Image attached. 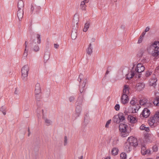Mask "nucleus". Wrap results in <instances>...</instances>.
I'll return each instance as SVG.
<instances>
[{
	"label": "nucleus",
	"mask_w": 159,
	"mask_h": 159,
	"mask_svg": "<svg viewBox=\"0 0 159 159\" xmlns=\"http://www.w3.org/2000/svg\"><path fill=\"white\" fill-rule=\"evenodd\" d=\"M150 48L153 50L151 53L152 56L157 58L159 57V41L155 42Z\"/></svg>",
	"instance_id": "1"
},
{
	"label": "nucleus",
	"mask_w": 159,
	"mask_h": 159,
	"mask_svg": "<svg viewBox=\"0 0 159 159\" xmlns=\"http://www.w3.org/2000/svg\"><path fill=\"white\" fill-rule=\"evenodd\" d=\"M6 110V108L5 107H4L3 106H2L0 109V111H1L2 112H3L5 111Z\"/></svg>",
	"instance_id": "52"
},
{
	"label": "nucleus",
	"mask_w": 159,
	"mask_h": 159,
	"mask_svg": "<svg viewBox=\"0 0 159 159\" xmlns=\"http://www.w3.org/2000/svg\"><path fill=\"white\" fill-rule=\"evenodd\" d=\"M127 141H128L131 147L132 146L135 147L138 145L137 140L136 138L131 137H129L127 139Z\"/></svg>",
	"instance_id": "7"
},
{
	"label": "nucleus",
	"mask_w": 159,
	"mask_h": 159,
	"mask_svg": "<svg viewBox=\"0 0 159 159\" xmlns=\"http://www.w3.org/2000/svg\"><path fill=\"white\" fill-rule=\"evenodd\" d=\"M143 36L140 35V36L139 38V39L138 40V43H141L143 41Z\"/></svg>",
	"instance_id": "49"
},
{
	"label": "nucleus",
	"mask_w": 159,
	"mask_h": 159,
	"mask_svg": "<svg viewBox=\"0 0 159 159\" xmlns=\"http://www.w3.org/2000/svg\"><path fill=\"white\" fill-rule=\"evenodd\" d=\"M126 154L125 152H122L120 154V157L121 159H126Z\"/></svg>",
	"instance_id": "39"
},
{
	"label": "nucleus",
	"mask_w": 159,
	"mask_h": 159,
	"mask_svg": "<svg viewBox=\"0 0 159 159\" xmlns=\"http://www.w3.org/2000/svg\"><path fill=\"white\" fill-rule=\"evenodd\" d=\"M69 100L70 102H72L74 101L75 100V98L74 97L71 96L69 98Z\"/></svg>",
	"instance_id": "51"
},
{
	"label": "nucleus",
	"mask_w": 159,
	"mask_h": 159,
	"mask_svg": "<svg viewBox=\"0 0 159 159\" xmlns=\"http://www.w3.org/2000/svg\"><path fill=\"white\" fill-rule=\"evenodd\" d=\"M29 70V67L28 65H25L22 67L21 70V77L24 81H26L28 79V75Z\"/></svg>",
	"instance_id": "3"
},
{
	"label": "nucleus",
	"mask_w": 159,
	"mask_h": 159,
	"mask_svg": "<svg viewBox=\"0 0 159 159\" xmlns=\"http://www.w3.org/2000/svg\"><path fill=\"white\" fill-rule=\"evenodd\" d=\"M83 2H85V4L86 3H87L88 2V0H84L83 1Z\"/></svg>",
	"instance_id": "61"
},
{
	"label": "nucleus",
	"mask_w": 159,
	"mask_h": 159,
	"mask_svg": "<svg viewBox=\"0 0 159 159\" xmlns=\"http://www.w3.org/2000/svg\"><path fill=\"white\" fill-rule=\"evenodd\" d=\"M28 136H29V135H30V128H28Z\"/></svg>",
	"instance_id": "60"
},
{
	"label": "nucleus",
	"mask_w": 159,
	"mask_h": 159,
	"mask_svg": "<svg viewBox=\"0 0 159 159\" xmlns=\"http://www.w3.org/2000/svg\"><path fill=\"white\" fill-rule=\"evenodd\" d=\"M129 131L126 130L125 131H122L120 132V136L123 137H125L129 135Z\"/></svg>",
	"instance_id": "24"
},
{
	"label": "nucleus",
	"mask_w": 159,
	"mask_h": 159,
	"mask_svg": "<svg viewBox=\"0 0 159 159\" xmlns=\"http://www.w3.org/2000/svg\"><path fill=\"white\" fill-rule=\"evenodd\" d=\"M126 79L129 80H130L133 77L135 76L136 78L137 77L136 73L135 72L134 67L132 68V69L131 70L128 74H126Z\"/></svg>",
	"instance_id": "6"
},
{
	"label": "nucleus",
	"mask_w": 159,
	"mask_h": 159,
	"mask_svg": "<svg viewBox=\"0 0 159 159\" xmlns=\"http://www.w3.org/2000/svg\"><path fill=\"white\" fill-rule=\"evenodd\" d=\"M118 149L117 148H113L112 149L111 153L112 155H116L118 154Z\"/></svg>",
	"instance_id": "30"
},
{
	"label": "nucleus",
	"mask_w": 159,
	"mask_h": 159,
	"mask_svg": "<svg viewBox=\"0 0 159 159\" xmlns=\"http://www.w3.org/2000/svg\"><path fill=\"white\" fill-rule=\"evenodd\" d=\"M41 90L40 87V85L39 84L37 83L35 85V93L40 94L41 93Z\"/></svg>",
	"instance_id": "16"
},
{
	"label": "nucleus",
	"mask_w": 159,
	"mask_h": 159,
	"mask_svg": "<svg viewBox=\"0 0 159 159\" xmlns=\"http://www.w3.org/2000/svg\"><path fill=\"white\" fill-rule=\"evenodd\" d=\"M129 98L128 95L123 94L121 98V102L123 104H125L128 102Z\"/></svg>",
	"instance_id": "10"
},
{
	"label": "nucleus",
	"mask_w": 159,
	"mask_h": 159,
	"mask_svg": "<svg viewBox=\"0 0 159 159\" xmlns=\"http://www.w3.org/2000/svg\"><path fill=\"white\" fill-rule=\"evenodd\" d=\"M90 23L89 21H87L84 24V26L83 28V31L84 32L87 31L89 26Z\"/></svg>",
	"instance_id": "25"
},
{
	"label": "nucleus",
	"mask_w": 159,
	"mask_h": 159,
	"mask_svg": "<svg viewBox=\"0 0 159 159\" xmlns=\"http://www.w3.org/2000/svg\"><path fill=\"white\" fill-rule=\"evenodd\" d=\"M24 4L22 0H19L18 2L17 7L18 9H23Z\"/></svg>",
	"instance_id": "18"
},
{
	"label": "nucleus",
	"mask_w": 159,
	"mask_h": 159,
	"mask_svg": "<svg viewBox=\"0 0 159 159\" xmlns=\"http://www.w3.org/2000/svg\"><path fill=\"white\" fill-rule=\"evenodd\" d=\"M151 151L149 150H141V152L143 155H144L147 154H149Z\"/></svg>",
	"instance_id": "35"
},
{
	"label": "nucleus",
	"mask_w": 159,
	"mask_h": 159,
	"mask_svg": "<svg viewBox=\"0 0 159 159\" xmlns=\"http://www.w3.org/2000/svg\"><path fill=\"white\" fill-rule=\"evenodd\" d=\"M134 97L130 101V103L133 106L135 105V104L136 103V101L134 100Z\"/></svg>",
	"instance_id": "42"
},
{
	"label": "nucleus",
	"mask_w": 159,
	"mask_h": 159,
	"mask_svg": "<svg viewBox=\"0 0 159 159\" xmlns=\"http://www.w3.org/2000/svg\"><path fill=\"white\" fill-rule=\"evenodd\" d=\"M83 156H81L80 157H79V159H83Z\"/></svg>",
	"instance_id": "64"
},
{
	"label": "nucleus",
	"mask_w": 159,
	"mask_h": 159,
	"mask_svg": "<svg viewBox=\"0 0 159 159\" xmlns=\"http://www.w3.org/2000/svg\"><path fill=\"white\" fill-rule=\"evenodd\" d=\"M128 127V125L125 124H121L119 125V130L120 132L122 131H125L127 130V128Z\"/></svg>",
	"instance_id": "15"
},
{
	"label": "nucleus",
	"mask_w": 159,
	"mask_h": 159,
	"mask_svg": "<svg viewBox=\"0 0 159 159\" xmlns=\"http://www.w3.org/2000/svg\"><path fill=\"white\" fill-rule=\"evenodd\" d=\"M145 33L146 32H143L141 35L142 36V37H143L145 34Z\"/></svg>",
	"instance_id": "59"
},
{
	"label": "nucleus",
	"mask_w": 159,
	"mask_h": 159,
	"mask_svg": "<svg viewBox=\"0 0 159 159\" xmlns=\"http://www.w3.org/2000/svg\"><path fill=\"white\" fill-rule=\"evenodd\" d=\"M113 120V121L116 123L119 124L120 122V121L119 119L118 115L114 116Z\"/></svg>",
	"instance_id": "29"
},
{
	"label": "nucleus",
	"mask_w": 159,
	"mask_h": 159,
	"mask_svg": "<svg viewBox=\"0 0 159 159\" xmlns=\"http://www.w3.org/2000/svg\"><path fill=\"white\" fill-rule=\"evenodd\" d=\"M86 5L84 2H82L80 4V8L82 10H85L86 9Z\"/></svg>",
	"instance_id": "34"
},
{
	"label": "nucleus",
	"mask_w": 159,
	"mask_h": 159,
	"mask_svg": "<svg viewBox=\"0 0 159 159\" xmlns=\"http://www.w3.org/2000/svg\"><path fill=\"white\" fill-rule=\"evenodd\" d=\"M41 8L40 6L35 5L34 6L32 5L31 7L30 10L32 13H33L34 11L36 12H38L39 11Z\"/></svg>",
	"instance_id": "12"
},
{
	"label": "nucleus",
	"mask_w": 159,
	"mask_h": 159,
	"mask_svg": "<svg viewBox=\"0 0 159 159\" xmlns=\"http://www.w3.org/2000/svg\"><path fill=\"white\" fill-rule=\"evenodd\" d=\"M54 45L55 48H57L59 47V45L57 44H55Z\"/></svg>",
	"instance_id": "58"
},
{
	"label": "nucleus",
	"mask_w": 159,
	"mask_h": 159,
	"mask_svg": "<svg viewBox=\"0 0 159 159\" xmlns=\"http://www.w3.org/2000/svg\"><path fill=\"white\" fill-rule=\"evenodd\" d=\"M36 38L38 39L37 43L38 44H40L41 43V39L40 35L39 34H37L36 35Z\"/></svg>",
	"instance_id": "41"
},
{
	"label": "nucleus",
	"mask_w": 159,
	"mask_h": 159,
	"mask_svg": "<svg viewBox=\"0 0 159 159\" xmlns=\"http://www.w3.org/2000/svg\"><path fill=\"white\" fill-rule=\"evenodd\" d=\"M127 118L129 121L131 123H134L137 121L136 118L131 116L128 115L127 116Z\"/></svg>",
	"instance_id": "20"
},
{
	"label": "nucleus",
	"mask_w": 159,
	"mask_h": 159,
	"mask_svg": "<svg viewBox=\"0 0 159 159\" xmlns=\"http://www.w3.org/2000/svg\"><path fill=\"white\" fill-rule=\"evenodd\" d=\"M77 24L78 22L75 23L74 21L72 22V30L71 31V36L72 39H75L77 37Z\"/></svg>",
	"instance_id": "5"
},
{
	"label": "nucleus",
	"mask_w": 159,
	"mask_h": 159,
	"mask_svg": "<svg viewBox=\"0 0 159 159\" xmlns=\"http://www.w3.org/2000/svg\"><path fill=\"white\" fill-rule=\"evenodd\" d=\"M80 85L79 86V90L81 93H82L85 91V87L87 82V78L84 77L83 75L81 74L79 75L78 79Z\"/></svg>",
	"instance_id": "2"
},
{
	"label": "nucleus",
	"mask_w": 159,
	"mask_h": 159,
	"mask_svg": "<svg viewBox=\"0 0 159 159\" xmlns=\"http://www.w3.org/2000/svg\"><path fill=\"white\" fill-rule=\"evenodd\" d=\"M44 120L47 125H49L51 124L52 122L51 120H49V119L47 118H44Z\"/></svg>",
	"instance_id": "38"
},
{
	"label": "nucleus",
	"mask_w": 159,
	"mask_h": 159,
	"mask_svg": "<svg viewBox=\"0 0 159 159\" xmlns=\"http://www.w3.org/2000/svg\"><path fill=\"white\" fill-rule=\"evenodd\" d=\"M129 93V89L127 85H125L123 90V94L128 95Z\"/></svg>",
	"instance_id": "23"
},
{
	"label": "nucleus",
	"mask_w": 159,
	"mask_h": 159,
	"mask_svg": "<svg viewBox=\"0 0 159 159\" xmlns=\"http://www.w3.org/2000/svg\"><path fill=\"white\" fill-rule=\"evenodd\" d=\"M67 138L66 136L64 137V145L66 146L67 145Z\"/></svg>",
	"instance_id": "44"
},
{
	"label": "nucleus",
	"mask_w": 159,
	"mask_h": 159,
	"mask_svg": "<svg viewBox=\"0 0 159 159\" xmlns=\"http://www.w3.org/2000/svg\"><path fill=\"white\" fill-rule=\"evenodd\" d=\"M6 110H5L3 112H2V113H3V114L4 115H5L6 114Z\"/></svg>",
	"instance_id": "62"
},
{
	"label": "nucleus",
	"mask_w": 159,
	"mask_h": 159,
	"mask_svg": "<svg viewBox=\"0 0 159 159\" xmlns=\"http://www.w3.org/2000/svg\"><path fill=\"white\" fill-rule=\"evenodd\" d=\"M39 94H37V93H35L36 98L38 101H39L40 99V97Z\"/></svg>",
	"instance_id": "45"
},
{
	"label": "nucleus",
	"mask_w": 159,
	"mask_h": 159,
	"mask_svg": "<svg viewBox=\"0 0 159 159\" xmlns=\"http://www.w3.org/2000/svg\"><path fill=\"white\" fill-rule=\"evenodd\" d=\"M27 43V41H25V51H24V53L23 54V56L25 58L28 55V51L26 49V47H27V45L26 43Z\"/></svg>",
	"instance_id": "33"
},
{
	"label": "nucleus",
	"mask_w": 159,
	"mask_h": 159,
	"mask_svg": "<svg viewBox=\"0 0 159 159\" xmlns=\"http://www.w3.org/2000/svg\"><path fill=\"white\" fill-rule=\"evenodd\" d=\"M19 93V91L17 90V89L16 88L15 91L14 92V93L16 94H17Z\"/></svg>",
	"instance_id": "56"
},
{
	"label": "nucleus",
	"mask_w": 159,
	"mask_h": 159,
	"mask_svg": "<svg viewBox=\"0 0 159 159\" xmlns=\"http://www.w3.org/2000/svg\"><path fill=\"white\" fill-rule=\"evenodd\" d=\"M121 28L122 29H124L125 28V26L124 25H122L121 26Z\"/></svg>",
	"instance_id": "63"
},
{
	"label": "nucleus",
	"mask_w": 159,
	"mask_h": 159,
	"mask_svg": "<svg viewBox=\"0 0 159 159\" xmlns=\"http://www.w3.org/2000/svg\"><path fill=\"white\" fill-rule=\"evenodd\" d=\"M145 84L143 83H140L137 85V90L139 91L142 90L145 87Z\"/></svg>",
	"instance_id": "17"
},
{
	"label": "nucleus",
	"mask_w": 159,
	"mask_h": 159,
	"mask_svg": "<svg viewBox=\"0 0 159 159\" xmlns=\"http://www.w3.org/2000/svg\"><path fill=\"white\" fill-rule=\"evenodd\" d=\"M145 129V125H142L140 127V129L141 130H144Z\"/></svg>",
	"instance_id": "50"
},
{
	"label": "nucleus",
	"mask_w": 159,
	"mask_h": 159,
	"mask_svg": "<svg viewBox=\"0 0 159 159\" xmlns=\"http://www.w3.org/2000/svg\"><path fill=\"white\" fill-rule=\"evenodd\" d=\"M158 121L156 118H154V116L153 117L150 118L149 120V124L151 126H155L157 123Z\"/></svg>",
	"instance_id": "14"
},
{
	"label": "nucleus",
	"mask_w": 159,
	"mask_h": 159,
	"mask_svg": "<svg viewBox=\"0 0 159 159\" xmlns=\"http://www.w3.org/2000/svg\"><path fill=\"white\" fill-rule=\"evenodd\" d=\"M134 69L136 73L137 78H139L141 75L140 73L144 71L145 69V67L142 64L139 63Z\"/></svg>",
	"instance_id": "4"
},
{
	"label": "nucleus",
	"mask_w": 159,
	"mask_h": 159,
	"mask_svg": "<svg viewBox=\"0 0 159 159\" xmlns=\"http://www.w3.org/2000/svg\"><path fill=\"white\" fill-rule=\"evenodd\" d=\"M140 104L142 106L145 105L146 107H148L149 106L151 105L150 103H146L143 100H140Z\"/></svg>",
	"instance_id": "28"
},
{
	"label": "nucleus",
	"mask_w": 159,
	"mask_h": 159,
	"mask_svg": "<svg viewBox=\"0 0 159 159\" xmlns=\"http://www.w3.org/2000/svg\"><path fill=\"white\" fill-rule=\"evenodd\" d=\"M154 118H156L158 121L159 120V112H156V113L154 115Z\"/></svg>",
	"instance_id": "40"
},
{
	"label": "nucleus",
	"mask_w": 159,
	"mask_h": 159,
	"mask_svg": "<svg viewBox=\"0 0 159 159\" xmlns=\"http://www.w3.org/2000/svg\"><path fill=\"white\" fill-rule=\"evenodd\" d=\"M39 49L40 48L38 44H35V45H34L32 48L33 51L35 52H38L39 51Z\"/></svg>",
	"instance_id": "32"
},
{
	"label": "nucleus",
	"mask_w": 159,
	"mask_h": 159,
	"mask_svg": "<svg viewBox=\"0 0 159 159\" xmlns=\"http://www.w3.org/2000/svg\"><path fill=\"white\" fill-rule=\"evenodd\" d=\"M111 69L109 68V67H108V69L107 70V72L105 73V75H106L108 74L109 73L110 71H111Z\"/></svg>",
	"instance_id": "53"
},
{
	"label": "nucleus",
	"mask_w": 159,
	"mask_h": 159,
	"mask_svg": "<svg viewBox=\"0 0 159 159\" xmlns=\"http://www.w3.org/2000/svg\"><path fill=\"white\" fill-rule=\"evenodd\" d=\"M86 52L87 54L89 55H90L93 52V47L92 46L91 44L90 43L87 49Z\"/></svg>",
	"instance_id": "22"
},
{
	"label": "nucleus",
	"mask_w": 159,
	"mask_h": 159,
	"mask_svg": "<svg viewBox=\"0 0 159 159\" xmlns=\"http://www.w3.org/2000/svg\"><path fill=\"white\" fill-rule=\"evenodd\" d=\"M145 51L143 49H141L139 51L138 55L139 57H142Z\"/></svg>",
	"instance_id": "37"
},
{
	"label": "nucleus",
	"mask_w": 159,
	"mask_h": 159,
	"mask_svg": "<svg viewBox=\"0 0 159 159\" xmlns=\"http://www.w3.org/2000/svg\"><path fill=\"white\" fill-rule=\"evenodd\" d=\"M127 113H128L127 112H125L124 113L120 112L118 113L117 115L120 122L123 121L125 120L126 117H127L128 114Z\"/></svg>",
	"instance_id": "9"
},
{
	"label": "nucleus",
	"mask_w": 159,
	"mask_h": 159,
	"mask_svg": "<svg viewBox=\"0 0 159 159\" xmlns=\"http://www.w3.org/2000/svg\"><path fill=\"white\" fill-rule=\"evenodd\" d=\"M115 108L116 110L118 111L119 110L120 108V106L119 104H116V105L115 107Z\"/></svg>",
	"instance_id": "47"
},
{
	"label": "nucleus",
	"mask_w": 159,
	"mask_h": 159,
	"mask_svg": "<svg viewBox=\"0 0 159 159\" xmlns=\"http://www.w3.org/2000/svg\"><path fill=\"white\" fill-rule=\"evenodd\" d=\"M144 130L147 132H149V127H145Z\"/></svg>",
	"instance_id": "55"
},
{
	"label": "nucleus",
	"mask_w": 159,
	"mask_h": 159,
	"mask_svg": "<svg viewBox=\"0 0 159 159\" xmlns=\"http://www.w3.org/2000/svg\"><path fill=\"white\" fill-rule=\"evenodd\" d=\"M111 121V119H110L109 120L107 121L106 123V124L105 126L106 127V128L108 127L109 125L110 124Z\"/></svg>",
	"instance_id": "46"
},
{
	"label": "nucleus",
	"mask_w": 159,
	"mask_h": 159,
	"mask_svg": "<svg viewBox=\"0 0 159 159\" xmlns=\"http://www.w3.org/2000/svg\"><path fill=\"white\" fill-rule=\"evenodd\" d=\"M152 149L153 152H156L157 151L158 148L156 145H154Z\"/></svg>",
	"instance_id": "48"
},
{
	"label": "nucleus",
	"mask_w": 159,
	"mask_h": 159,
	"mask_svg": "<svg viewBox=\"0 0 159 159\" xmlns=\"http://www.w3.org/2000/svg\"><path fill=\"white\" fill-rule=\"evenodd\" d=\"M147 150L146 148L145 147V146H144V145L142 146V148H141V150Z\"/></svg>",
	"instance_id": "57"
},
{
	"label": "nucleus",
	"mask_w": 159,
	"mask_h": 159,
	"mask_svg": "<svg viewBox=\"0 0 159 159\" xmlns=\"http://www.w3.org/2000/svg\"><path fill=\"white\" fill-rule=\"evenodd\" d=\"M153 102L154 105L159 106V96H157L155 98Z\"/></svg>",
	"instance_id": "26"
},
{
	"label": "nucleus",
	"mask_w": 159,
	"mask_h": 159,
	"mask_svg": "<svg viewBox=\"0 0 159 159\" xmlns=\"http://www.w3.org/2000/svg\"><path fill=\"white\" fill-rule=\"evenodd\" d=\"M150 114V110L147 108L144 109L142 112V115L143 117L147 118Z\"/></svg>",
	"instance_id": "11"
},
{
	"label": "nucleus",
	"mask_w": 159,
	"mask_h": 159,
	"mask_svg": "<svg viewBox=\"0 0 159 159\" xmlns=\"http://www.w3.org/2000/svg\"><path fill=\"white\" fill-rule=\"evenodd\" d=\"M140 106L139 105V104H137V105L136 107H134L132 108V109L133 110V111H134V112H137L140 108Z\"/></svg>",
	"instance_id": "36"
},
{
	"label": "nucleus",
	"mask_w": 159,
	"mask_h": 159,
	"mask_svg": "<svg viewBox=\"0 0 159 159\" xmlns=\"http://www.w3.org/2000/svg\"><path fill=\"white\" fill-rule=\"evenodd\" d=\"M125 150L127 152H129L131 150V146L127 141L125 143Z\"/></svg>",
	"instance_id": "21"
},
{
	"label": "nucleus",
	"mask_w": 159,
	"mask_h": 159,
	"mask_svg": "<svg viewBox=\"0 0 159 159\" xmlns=\"http://www.w3.org/2000/svg\"><path fill=\"white\" fill-rule=\"evenodd\" d=\"M157 81V79L156 78L151 79L149 81V84L151 86L155 87L156 85V82Z\"/></svg>",
	"instance_id": "19"
},
{
	"label": "nucleus",
	"mask_w": 159,
	"mask_h": 159,
	"mask_svg": "<svg viewBox=\"0 0 159 159\" xmlns=\"http://www.w3.org/2000/svg\"><path fill=\"white\" fill-rule=\"evenodd\" d=\"M150 30V28L148 26L146 27V29L145 30V32H148Z\"/></svg>",
	"instance_id": "54"
},
{
	"label": "nucleus",
	"mask_w": 159,
	"mask_h": 159,
	"mask_svg": "<svg viewBox=\"0 0 159 159\" xmlns=\"http://www.w3.org/2000/svg\"><path fill=\"white\" fill-rule=\"evenodd\" d=\"M152 73V72H150L148 70H147L146 71V73L145 75V76L148 77L151 75Z\"/></svg>",
	"instance_id": "43"
},
{
	"label": "nucleus",
	"mask_w": 159,
	"mask_h": 159,
	"mask_svg": "<svg viewBox=\"0 0 159 159\" xmlns=\"http://www.w3.org/2000/svg\"><path fill=\"white\" fill-rule=\"evenodd\" d=\"M83 100L82 99H78L76 102V106H81L82 104Z\"/></svg>",
	"instance_id": "31"
},
{
	"label": "nucleus",
	"mask_w": 159,
	"mask_h": 159,
	"mask_svg": "<svg viewBox=\"0 0 159 159\" xmlns=\"http://www.w3.org/2000/svg\"><path fill=\"white\" fill-rule=\"evenodd\" d=\"M23 9H18L17 11V15L19 20H21L23 16Z\"/></svg>",
	"instance_id": "13"
},
{
	"label": "nucleus",
	"mask_w": 159,
	"mask_h": 159,
	"mask_svg": "<svg viewBox=\"0 0 159 159\" xmlns=\"http://www.w3.org/2000/svg\"><path fill=\"white\" fill-rule=\"evenodd\" d=\"M49 52H46L44 54V62H46L49 59Z\"/></svg>",
	"instance_id": "27"
},
{
	"label": "nucleus",
	"mask_w": 159,
	"mask_h": 159,
	"mask_svg": "<svg viewBox=\"0 0 159 159\" xmlns=\"http://www.w3.org/2000/svg\"><path fill=\"white\" fill-rule=\"evenodd\" d=\"M82 108L81 106H76L75 112L73 116L74 119H76L79 117Z\"/></svg>",
	"instance_id": "8"
}]
</instances>
